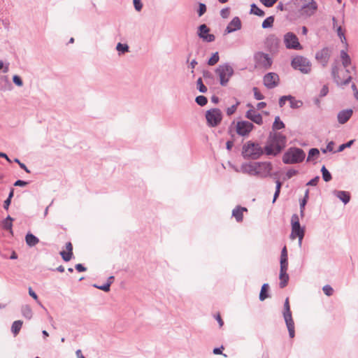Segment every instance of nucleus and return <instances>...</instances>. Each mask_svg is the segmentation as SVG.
<instances>
[{
	"instance_id": "nucleus-1",
	"label": "nucleus",
	"mask_w": 358,
	"mask_h": 358,
	"mask_svg": "<svg viewBox=\"0 0 358 358\" xmlns=\"http://www.w3.org/2000/svg\"><path fill=\"white\" fill-rule=\"evenodd\" d=\"M287 138L280 132L271 133L266 145L264 148L267 155L275 156L285 147Z\"/></svg>"
},
{
	"instance_id": "nucleus-2",
	"label": "nucleus",
	"mask_w": 358,
	"mask_h": 358,
	"mask_svg": "<svg viewBox=\"0 0 358 358\" xmlns=\"http://www.w3.org/2000/svg\"><path fill=\"white\" fill-rule=\"evenodd\" d=\"M291 2L302 16L310 17L317 9V4L314 0H292Z\"/></svg>"
},
{
	"instance_id": "nucleus-3",
	"label": "nucleus",
	"mask_w": 358,
	"mask_h": 358,
	"mask_svg": "<svg viewBox=\"0 0 358 358\" xmlns=\"http://www.w3.org/2000/svg\"><path fill=\"white\" fill-rule=\"evenodd\" d=\"M345 73L348 75L346 76H341L339 73V68L338 64L334 63L331 66V76L334 80V82L341 86H344L348 85L352 80V76L350 75L352 73H356V67L355 66H352L351 69L345 68Z\"/></svg>"
},
{
	"instance_id": "nucleus-4",
	"label": "nucleus",
	"mask_w": 358,
	"mask_h": 358,
	"mask_svg": "<svg viewBox=\"0 0 358 358\" xmlns=\"http://www.w3.org/2000/svg\"><path fill=\"white\" fill-rule=\"evenodd\" d=\"M305 152L299 148H289L282 156V162L286 164H298L305 159Z\"/></svg>"
},
{
	"instance_id": "nucleus-5",
	"label": "nucleus",
	"mask_w": 358,
	"mask_h": 358,
	"mask_svg": "<svg viewBox=\"0 0 358 358\" xmlns=\"http://www.w3.org/2000/svg\"><path fill=\"white\" fill-rule=\"evenodd\" d=\"M264 150L258 143L248 141L243 146L242 155L244 158L257 159L263 154Z\"/></svg>"
},
{
	"instance_id": "nucleus-6",
	"label": "nucleus",
	"mask_w": 358,
	"mask_h": 358,
	"mask_svg": "<svg viewBox=\"0 0 358 358\" xmlns=\"http://www.w3.org/2000/svg\"><path fill=\"white\" fill-rule=\"evenodd\" d=\"M234 73L233 67L228 63L219 65L215 69V73L219 77L220 84L222 86H226L228 84Z\"/></svg>"
},
{
	"instance_id": "nucleus-7",
	"label": "nucleus",
	"mask_w": 358,
	"mask_h": 358,
	"mask_svg": "<svg viewBox=\"0 0 358 358\" xmlns=\"http://www.w3.org/2000/svg\"><path fill=\"white\" fill-rule=\"evenodd\" d=\"M291 66L295 70L301 71L302 73L308 74L311 71V63L303 56H296L291 62Z\"/></svg>"
},
{
	"instance_id": "nucleus-8",
	"label": "nucleus",
	"mask_w": 358,
	"mask_h": 358,
	"mask_svg": "<svg viewBox=\"0 0 358 358\" xmlns=\"http://www.w3.org/2000/svg\"><path fill=\"white\" fill-rule=\"evenodd\" d=\"M283 317H284L285 322L286 326H287L288 331H289V335L290 338H294V334H295L294 323V321L292 319L288 298H287L285 299V301L284 303Z\"/></svg>"
},
{
	"instance_id": "nucleus-9",
	"label": "nucleus",
	"mask_w": 358,
	"mask_h": 358,
	"mask_svg": "<svg viewBox=\"0 0 358 358\" xmlns=\"http://www.w3.org/2000/svg\"><path fill=\"white\" fill-rule=\"evenodd\" d=\"M206 119L208 126L215 127L221 122L222 113L219 108H212L206 111Z\"/></svg>"
},
{
	"instance_id": "nucleus-10",
	"label": "nucleus",
	"mask_w": 358,
	"mask_h": 358,
	"mask_svg": "<svg viewBox=\"0 0 358 358\" xmlns=\"http://www.w3.org/2000/svg\"><path fill=\"white\" fill-rule=\"evenodd\" d=\"M284 43L287 49L290 50H302L303 47L300 44L296 34L292 32H287L284 35Z\"/></svg>"
},
{
	"instance_id": "nucleus-11",
	"label": "nucleus",
	"mask_w": 358,
	"mask_h": 358,
	"mask_svg": "<svg viewBox=\"0 0 358 358\" xmlns=\"http://www.w3.org/2000/svg\"><path fill=\"white\" fill-rule=\"evenodd\" d=\"M254 59L258 66L265 69L270 68L273 62L271 57L263 52H258L255 53L254 55Z\"/></svg>"
},
{
	"instance_id": "nucleus-12",
	"label": "nucleus",
	"mask_w": 358,
	"mask_h": 358,
	"mask_svg": "<svg viewBox=\"0 0 358 358\" xmlns=\"http://www.w3.org/2000/svg\"><path fill=\"white\" fill-rule=\"evenodd\" d=\"M273 166L271 162H257V177L265 178L271 176Z\"/></svg>"
},
{
	"instance_id": "nucleus-13",
	"label": "nucleus",
	"mask_w": 358,
	"mask_h": 358,
	"mask_svg": "<svg viewBox=\"0 0 358 358\" xmlns=\"http://www.w3.org/2000/svg\"><path fill=\"white\" fill-rule=\"evenodd\" d=\"M254 125L248 121H239L236 124V132L241 136L249 134L252 130Z\"/></svg>"
},
{
	"instance_id": "nucleus-14",
	"label": "nucleus",
	"mask_w": 358,
	"mask_h": 358,
	"mask_svg": "<svg viewBox=\"0 0 358 358\" xmlns=\"http://www.w3.org/2000/svg\"><path fill=\"white\" fill-rule=\"evenodd\" d=\"M263 80L268 89H273L278 85L279 76L275 73H268L264 76Z\"/></svg>"
},
{
	"instance_id": "nucleus-15",
	"label": "nucleus",
	"mask_w": 358,
	"mask_h": 358,
	"mask_svg": "<svg viewBox=\"0 0 358 358\" xmlns=\"http://www.w3.org/2000/svg\"><path fill=\"white\" fill-rule=\"evenodd\" d=\"M331 50L328 48H324L315 54V59L323 67H325L329 60Z\"/></svg>"
},
{
	"instance_id": "nucleus-16",
	"label": "nucleus",
	"mask_w": 358,
	"mask_h": 358,
	"mask_svg": "<svg viewBox=\"0 0 358 358\" xmlns=\"http://www.w3.org/2000/svg\"><path fill=\"white\" fill-rule=\"evenodd\" d=\"M210 29L203 24L199 27L198 36L206 42H212L215 40V36L213 34H208Z\"/></svg>"
},
{
	"instance_id": "nucleus-17",
	"label": "nucleus",
	"mask_w": 358,
	"mask_h": 358,
	"mask_svg": "<svg viewBox=\"0 0 358 358\" xmlns=\"http://www.w3.org/2000/svg\"><path fill=\"white\" fill-rule=\"evenodd\" d=\"M288 265L280 264L279 279V285L281 288L285 287L289 281V275L287 273Z\"/></svg>"
},
{
	"instance_id": "nucleus-18",
	"label": "nucleus",
	"mask_w": 358,
	"mask_h": 358,
	"mask_svg": "<svg viewBox=\"0 0 358 358\" xmlns=\"http://www.w3.org/2000/svg\"><path fill=\"white\" fill-rule=\"evenodd\" d=\"M241 29V21L238 17H234L227 25L225 32L230 34Z\"/></svg>"
},
{
	"instance_id": "nucleus-19",
	"label": "nucleus",
	"mask_w": 358,
	"mask_h": 358,
	"mask_svg": "<svg viewBox=\"0 0 358 358\" xmlns=\"http://www.w3.org/2000/svg\"><path fill=\"white\" fill-rule=\"evenodd\" d=\"M279 43V38L273 34L269 35L265 41V45L271 51L277 50Z\"/></svg>"
},
{
	"instance_id": "nucleus-20",
	"label": "nucleus",
	"mask_w": 358,
	"mask_h": 358,
	"mask_svg": "<svg viewBox=\"0 0 358 358\" xmlns=\"http://www.w3.org/2000/svg\"><path fill=\"white\" fill-rule=\"evenodd\" d=\"M257 162L244 164L241 166V171L250 176H257Z\"/></svg>"
},
{
	"instance_id": "nucleus-21",
	"label": "nucleus",
	"mask_w": 358,
	"mask_h": 358,
	"mask_svg": "<svg viewBox=\"0 0 358 358\" xmlns=\"http://www.w3.org/2000/svg\"><path fill=\"white\" fill-rule=\"evenodd\" d=\"M304 236V229L301 227L300 224H292V232L290 238L294 239L296 237L300 238V242L303 240Z\"/></svg>"
},
{
	"instance_id": "nucleus-22",
	"label": "nucleus",
	"mask_w": 358,
	"mask_h": 358,
	"mask_svg": "<svg viewBox=\"0 0 358 358\" xmlns=\"http://www.w3.org/2000/svg\"><path fill=\"white\" fill-rule=\"evenodd\" d=\"M245 117L257 124L260 125L263 123L262 115L253 108L246 112Z\"/></svg>"
},
{
	"instance_id": "nucleus-23",
	"label": "nucleus",
	"mask_w": 358,
	"mask_h": 358,
	"mask_svg": "<svg viewBox=\"0 0 358 358\" xmlns=\"http://www.w3.org/2000/svg\"><path fill=\"white\" fill-rule=\"evenodd\" d=\"M353 110L352 109H345L340 111L337 115L338 122L343 124L346 123L352 117Z\"/></svg>"
},
{
	"instance_id": "nucleus-24",
	"label": "nucleus",
	"mask_w": 358,
	"mask_h": 358,
	"mask_svg": "<svg viewBox=\"0 0 358 358\" xmlns=\"http://www.w3.org/2000/svg\"><path fill=\"white\" fill-rule=\"evenodd\" d=\"M66 249L68 252H66L64 250L61 251L60 255L65 262H69L73 256V245L71 242L66 243Z\"/></svg>"
},
{
	"instance_id": "nucleus-25",
	"label": "nucleus",
	"mask_w": 358,
	"mask_h": 358,
	"mask_svg": "<svg viewBox=\"0 0 358 358\" xmlns=\"http://www.w3.org/2000/svg\"><path fill=\"white\" fill-rule=\"evenodd\" d=\"M334 195L342 201L345 204L348 203L350 200V193L345 191L335 190Z\"/></svg>"
},
{
	"instance_id": "nucleus-26",
	"label": "nucleus",
	"mask_w": 358,
	"mask_h": 358,
	"mask_svg": "<svg viewBox=\"0 0 358 358\" xmlns=\"http://www.w3.org/2000/svg\"><path fill=\"white\" fill-rule=\"evenodd\" d=\"M342 65L344 68H348L352 64V59L350 55L344 50H342L340 52Z\"/></svg>"
},
{
	"instance_id": "nucleus-27",
	"label": "nucleus",
	"mask_w": 358,
	"mask_h": 358,
	"mask_svg": "<svg viewBox=\"0 0 358 358\" xmlns=\"http://www.w3.org/2000/svg\"><path fill=\"white\" fill-rule=\"evenodd\" d=\"M247 211V208L244 207L237 206L232 210V215L235 217L238 222L243 220V213Z\"/></svg>"
},
{
	"instance_id": "nucleus-28",
	"label": "nucleus",
	"mask_w": 358,
	"mask_h": 358,
	"mask_svg": "<svg viewBox=\"0 0 358 358\" xmlns=\"http://www.w3.org/2000/svg\"><path fill=\"white\" fill-rule=\"evenodd\" d=\"M25 241L28 246L34 247L39 242V239L31 233H27L25 236Z\"/></svg>"
},
{
	"instance_id": "nucleus-29",
	"label": "nucleus",
	"mask_w": 358,
	"mask_h": 358,
	"mask_svg": "<svg viewBox=\"0 0 358 358\" xmlns=\"http://www.w3.org/2000/svg\"><path fill=\"white\" fill-rule=\"evenodd\" d=\"M13 219L10 216L8 215L7 217L2 221V227L7 231H9L10 234H13Z\"/></svg>"
},
{
	"instance_id": "nucleus-30",
	"label": "nucleus",
	"mask_w": 358,
	"mask_h": 358,
	"mask_svg": "<svg viewBox=\"0 0 358 358\" xmlns=\"http://www.w3.org/2000/svg\"><path fill=\"white\" fill-rule=\"evenodd\" d=\"M288 101L292 108H299L302 106L303 102L300 100H296L294 96L288 95Z\"/></svg>"
},
{
	"instance_id": "nucleus-31",
	"label": "nucleus",
	"mask_w": 358,
	"mask_h": 358,
	"mask_svg": "<svg viewBox=\"0 0 358 358\" xmlns=\"http://www.w3.org/2000/svg\"><path fill=\"white\" fill-rule=\"evenodd\" d=\"M22 324H23V322L21 320H16L13 323L12 327H11V331H12L13 334H14V336H16L18 334V333L20 332V331L22 328Z\"/></svg>"
},
{
	"instance_id": "nucleus-32",
	"label": "nucleus",
	"mask_w": 358,
	"mask_h": 358,
	"mask_svg": "<svg viewBox=\"0 0 358 358\" xmlns=\"http://www.w3.org/2000/svg\"><path fill=\"white\" fill-rule=\"evenodd\" d=\"M116 50L120 55H123L129 51V47L126 43H118L116 45Z\"/></svg>"
},
{
	"instance_id": "nucleus-33",
	"label": "nucleus",
	"mask_w": 358,
	"mask_h": 358,
	"mask_svg": "<svg viewBox=\"0 0 358 358\" xmlns=\"http://www.w3.org/2000/svg\"><path fill=\"white\" fill-rule=\"evenodd\" d=\"M21 311L22 315L28 320H30L32 317V310L29 306H23L22 307Z\"/></svg>"
},
{
	"instance_id": "nucleus-34",
	"label": "nucleus",
	"mask_w": 358,
	"mask_h": 358,
	"mask_svg": "<svg viewBox=\"0 0 358 358\" xmlns=\"http://www.w3.org/2000/svg\"><path fill=\"white\" fill-rule=\"evenodd\" d=\"M280 264L288 265L287 248L285 246L281 251Z\"/></svg>"
},
{
	"instance_id": "nucleus-35",
	"label": "nucleus",
	"mask_w": 358,
	"mask_h": 358,
	"mask_svg": "<svg viewBox=\"0 0 358 358\" xmlns=\"http://www.w3.org/2000/svg\"><path fill=\"white\" fill-rule=\"evenodd\" d=\"M268 289V285L267 283H265L262 285L260 294H259V300L264 301L266 298L268 297V295L267 294V291Z\"/></svg>"
},
{
	"instance_id": "nucleus-36",
	"label": "nucleus",
	"mask_w": 358,
	"mask_h": 358,
	"mask_svg": "<svg viewBox=\"0 0 358 358\" xmlns=\"http://www.w3.org/2000/svg\"><path fill=\"white\" fill-rule=\"evenodd\" d=\"M285 127V124L280 120L279 116L275 117L273 124V130H279Z\"/></svg>"
},
{
	"instance_id": "nucleus-37",
	"label": "nucleus",
	"mask_w": 358,
	"mask_h": 358,
	"mask_svg": "<svg viewBox=\"0 0 358 358\" xmlns=\"http://www.w3.org/2000/svg\"><path fill=\"white\" fill-rule=\"evenodd\" d=\"M250 13L260 17H263L265 15L264 12L262 9L258 8L255 3H252L251 5Z\"/></svg>"
},
{
	"instance_id": "nucleus-38",
	"label": "nucleus",
	"mask_w": 358,
	"mask_h": 358,
	"mask_svg": "<svg viewBox=\"0 0 358 358\" xmlns=\"http://www.w3.org/2000/svg\"><path fill=\"white\" fill-rule=\"evenodd\" d=\"M274 22V17L273 16L268 17L262 22V28L267 29L273 26Z\"/></svg>"
},
{
	"instance_id": "nucleus-39",
	"label": "nucleus",
	"mask_w": 358,
	"mask_h": 358,
	"mask_svg": "<svg viewBox=\"0 0 358 358\" xmlns=\"http://www.w3.org/2000/svg\"><path fill=\"white\" fill-rule=\"evenodd\" d=\"M321 172L322 174V178L325 182H329L331 180V175L324 166L322 167Z\"/></svg>"
},
{
	"instance_id": "nucleus-40",
	"label": "nucleus",
	"mask_w": 358,
	"mask_h": 358,
	"mask_svg": "<svg viewBox=\"0 0 358 358\" xmlns=\"http://www.w3.org/2000/svg\"><path fill=\"white\" fill-rule=\"evenodd\" d=\"M320 155V151L317 148H311L308 152V156L307 158V162L311 161L313 157H317Z\"/></svg>"
},
{
	"instance_id": "nucleus-41",
	"label": "nucleus",
	"mask_w": 358,
	"mask_h": 358,
	"mask_svg": "<svg viewBox=\"0 0 358 358\" xmlns=\"http://www.w3.org/2000/svg\"><path fill=\"white\" fill-rule=\"evenodd\" d=\"M276 187H275V192L274 193L273 203L275 201L277 198L279 196L280 192V188L282 187V182L279 180H276L275 181Z\"/></svg>"
},
{
	"instance_id": "nucleus-42",
	"label": "nucleus",
	"mask_w": 358,
	"mask_h": 358,
	"mask_svg": "<svg viewBox=\"0 0 358 358\" xmlns=\"http://www.w3.org/2000/svg\"><path fill=\"white\" fill-rule=\"evenodd\" d=\"M220 59L218 52H216L213 54L212 57L209 59L208 64L209 66H213L218 62Z\"/></svg>"
},
{
	"instance_id": "nucleus-43",
	"label": "nucleus",
	"mask_w": 358,
	"mask_h": 358,
	"mask_svg": "<svg viewBox=\"0 0 358 358\" xmlns=\"http://www.w3.org/2000/svg\"><path fill=\"white\" fill-rule=\"evenodd\" d=\"M197 89L201 93H206L207 92V87L203 85L202 79L199 78L196 81Z\"/></svg>"
},
{
	"instance_id": "nucleus-44",
	"label": "nucleus",
	"mask_w": 358,
	"mask_h": 358,
	"mask_svg": "<svg viewBox=\"0 0 358 358\" xmlns=\"http://www.w3.org/2000/svg\"><path fill=\"white\" fill-rule=\"evenodd\" d=\"M239 104L240 102L237 101L235 104L232 105L231 107L227 108L226 110L227 115L229 116L233 115L236 112Z\"/></svg>"
},
{
	"instance_id": "nucleus-45",
	"label": "nucleus",
	"mask_w": 358,
	"mask_h": 358,
	"mask_svg": "<svg viewBox=\"0 0 358 358\" xmlns=\"http://www.w3.org/2000/svg\"><path fill=\"white\" fill-rule=\"evenodd\" d=\"M195 101H196V103L201 106H205L208 102L207 98L202 95L198 96L196 98Z\"/></svg>"
},
{
	"instance_id": "nucleus-46",
	"label": "nucleus",
	"mask_w": 358,
	"mask_h": 358,
	"mask_svg": "<svg viewBox=\"0 0 358 358\" xmlns=\"http://www.w3.org/2000/svg\"><path fill=\"white\" fill-rule=\"evenodd\" d=\"M338 34V36L341 38V41H345L346 38L344 34V31L342 29V27L341 26L337 27L335 28Z\"/></svg>"
},
{
	"instance_id": "nucleus-47",
	"label": "nucleus",
	"mask_w": 358,
	"mask_h": 358,
	"mask_svg": "<svg viewBox=\"0 0 358 358\" xmlns=\"http://www.w3.org/2000/svg\"><path fill=\"white\" fill-rule=\"evenodd\" d=\"M322 290L324 293L328 296H331L334 292L333 288L329 285H324L322 288Z\"/></svg>"
},
{
	"instance_id": "nucleus-48",
	"label": "nucleus",
	"mask_w": 358,
	"mask_h": 358,
	"mask_svg": "<svg viewBox=\"0 0 358 358\" xmlns=\"http://www.w3.org/2000/svg\"><path fill=\"white\" fill-rule=\"evenodd\" d=\"M110 285H111V282H107L106 283H105L104 285H101V286H98L96 285H94V286L101 290L104 291V292H108L110 290Z\"/></svg>"
},
{
	"instance_id": "nucleus-49",
	"label": "nucleus",
	"mask_w": 358,
	"mask_h": 358,
	"mask_svg": "<svg viewBox=\"0 0 358 358\" xmlns=\"http://www.w3.org/2000/svg\"><path fill=\"white\" fill-rule=\"evenodd\" d=\"M134 8L136 11L140 12L143 8L141 0H133Z\"/></svg>"
},
{
	"instance_id": "nucleus-50",
	"label": "nucleus",
	"mask_w": 358,
	"mask_h": 358,
	"mask_svg": "<svg viewBox=\"0 0 358 358\" xmlns=\"http://www.w3.org/2000/svg\"><path fill=\"white\" fill-rule=\"evenodd\" d=\"M254 96L257 100H262L264 96L263 94L259 91L257 87H253Z\"/></svg>"
},
{
	"instance_id": "nucleus-51",
	"label": "nucleus",
	"mask_w": 358,
	"mask_h": 358,
	"mask_svg": "<svg viewBox=\"0 0 358 358\" xmlns=\"http://www.w3.org/2000/svg\"><path fill=\"white\" fill-rule=\"evenodd\" d=\"M203 77L206 81L207 80H210V81L213 80V75L211 72H210L208 71H203Z\"/></svg>"
},
{
	"instance_id": "nucleus-52",
	"label": "nucleus",
	"mask_w": 358,
	"mask_h": 358,
	"mask_svg": "<svg viewBox=\"0 0 358 358\" xmlns=\"http://www.w3.org/2000/svg\"><path fill=\"white\" fill-rule=\"evenodd\" d=\"M13 81L18 87H22L23 85V82L21 78L17 75L13 76Z\"/></svg>"
},
{
	"instance_id": "nucleus-53",
	"label": "nucleus",
	"mask_w": 358,
	"mask_h": 358,
	"mask_svg": "<svg viewBox=\"0 0 358 358\" xmlns=\"http://www.w3.org/2000/svg\"><path fill=\"white\" fill-rule=\"evenodd\" d=\"M353 142L354 141L351 140L346 143L341 145L338 147L337 152H342L343 150H344L345 148H350L352 145Z\"/></svg>"
},
{
	"instance_id": "nucleus-54",
	"label": "nucleus",
	"mask_w": 358,
	"mask_h": 358,
	"mask_svg": "<svg viewBox=\"0 0 358 358\" xmlns=\"http://www.w3.org/2000/svg\"><path fill=\"white\" fill-rule=\"evenodd\" d=\"M259 1L266 7H271L276 3V0H259Z\"/></svg>"
},
{
	"instance_id": "nucleus-55",
	"label": "nucleus",
	"mask_w": 358,
	"mask_h": 358,
	"mask_svg": "<svg viewBox=\"0 0 358 358\" xmlns=\"http://www.w3.org/2000/svg\"><path fill=\"white\" fill-rule=\"evenodd\" d=\"M198 15L199 16L203 15L206 11V6L204 3H200L199 5Z\"/></svg>"
},
{
	"instance_id": "nucleus-56",
	"label": "nucleus",
	"mask_w": 358,
	"mask_h": 358,
	"mask_svg": "<svg viewBox=\"0 0 358 358\" xmlns=\"http://www.w3.org/2000/svg\"><path fill=\"white\" fill-rule=\"evenodd\" d=\"M229 14H230V10L229 8H224L220 10V15L223 18H227L229 16Z\"/></svg>"
},
{
	"instance_id": "nucleus-57",
	"label": "nucleus",
	"mask_w": 358,
	"mask_h": 358,
	"mask_svg": "<svg viewBox=\"0 0 358 358\" xmlns=\"http://www.w3.org/2000/svg\"><path fill=\"white\" fill-rule=\"evenodd\" d=\"M319 179H320L319 176H315L314 178H313L309 182H308L306 185L315 186V185H317V184L319 181Z\"/></svg>"
},
{
	"instance_id": "nucleus-58",
	"label": "nucleus",
	"mask_w": 358,
	"mask_h": 358,
	"mask_svg": "<svg viewBox=\"0 0 358 358\" xmlns=\"http://www.w3.org/2000/svg\"><path fill=\"white\" fill-rule=\"evenodd\" d=\"M298 173V171L294 169H289L286 173V176L288 179L291 178L294 176L296 175Z\"/></svg>"
},
{
	"instance_id": "nucleus-59",
	"label": "nucleus",
	"mask_w": 358,
	"mask_h": 358,
	"mask_svg": "<svg viewBox=\"0 0 358 358\" xmlns=\"http://www.w3.org/2000/svg\"><path fill=\"white\" fill-rule=\"evenodd\" d=\"M328 92H329L328 87L327 85H324L320 90V96L321 97L325 96L328 94Z\"/></svg>"
},
{
	"instance_id": "nucleus-60",
	"label": "nucleus",
	"mask_w": 358,
	"mask_h": 358,
	"mask_svg": "<svg viewBox=\"0 0 358 358\" xmlns=\"http://www.w3.org/2000/svg\"><path fill=\"white\" fill-rule=\"evenodd\" d=\"M307 200L306 199H304L301 201L300 203V209H301V216H303V209H304V207L307 203Z\"/></svg>"
},
{
	"instance_id": "nucleus-61",
	"label": "nucleus",
	"mask_w": 358,
	"mask_h": 358,
	"mask_svg": "<svg viewBox=\"0 0 358 358\" xmlns=\"http://www.w3.org/2000/svg\"><path fill=\"white\" fill-rule=\"evenodd\" d=\"M288 101V96H282L279 99V106L282 107L285 104V101Z\"/></svg>"
},
{
	"instance_id": "nucleus-62",
	"label": "nucleus",
	"mask_w": 358,
	"mask_h": 358,
	"mask_svg": "<svg viewBox=\"0 0 358 358\" xmlns=\"http://www.w3.org/2000/svg\"><path fill=\"white\" fill-rule=\"evenodd\" d=\"M295 223L297 224H300L299 223V216L296 215V214H294L292 216V219H291V224H295Z\"/></svg>"
},
{
	"instance_id": "nucleus-63",
	"label": "nucleus",
	"mask_w": 358,
	"mask_h": 358,
	"mask_svg": "<svg viewBox=\"0 0 358 358\" xmlns=\"http://www.w3.org/2000/svg\"><path fill=\"white\" fill-rule=\"evenodd\" d=\"M27 184H28V182H26V181L21 180H17V181H15V182L14 183V185H15V186H19V187H24V186H26Z\"/></svg>"
},
{
	"instance_id": "nucleus-64",
	"label": "nucleus",
	"mask_w": 358,
	"mask_h": 358,
	"mask_svg": "<svg viewBox=\"0 0 358 358\" xmlns=\"http://www.w3.org/2000/svg\"><path fill=\"white\" fill-rule=\"evenodd\" d=\"M76 269L79 272H83L86 271V268L81 264H78L75 266Z\"/></svg>"
}]
</instances>
